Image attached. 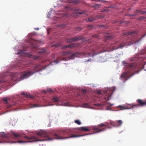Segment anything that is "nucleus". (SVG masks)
<instances>
[{
    "label": "nucleus",
    "instance_id": "f257e3e1",
    "mask_svg": "<svg viewBox=\"0 0 146 146\" xmlns=\"http://www.w3.org/2000/svg\"><path fill=\"white\" fill-rule=\"evenodd\" d=\"M102 127H108V125L106 123H102L96 126H94L92 127V129L94 130H97V131L93 133H91L89 134H86L83 135H76L74 134H71V136L69 137H62V136L63 135H66L68 134L69 131L68 130H65L63 131H61L60 133L58 134L55 133L54 134V136L55 137V139H68L69 138L78 137H80L83 136L85 135L92 134L96 133H98L102 131L105 130L106 129V127L102 129Z\"/></svg>",
    "mask_w": 146,
    "mask_h": 146
},
{
    "label": "nucleus",
    "instance_id": "f03ea898",
    "mask_svg": "<svg viewBox=\"0 0 146 146\" xmlns=\"http://www.w3.org/2000/svg\"><path fill=\"white\" fill-rule=\"evenodd\" d=\"M126 72L123 73L120 76L121 79L125 78L126 76H128V74L130 73L135 69L137 68L136 64L134 63L128 64L126 66Z\"/></svg>",
    "mask_w": 146,
    "mask_h": 146
},
{
    "label": "nucleus",
    "instance_id": "7ed1b4c3",
    "mask_svg": "<svg viewBox=\"0 0 146 146\" xmlns=\"http://www.w3.org/2000/svg\"><path fill=\"white\" fill-rule=\"evenodd\" d=\"M24 138L27 139V140H33L32 141H21V140H19V141H13V142H7V141H6V142H4V143L5 142H6V143H27V142H33V141H44V140H40V139H38L36 137H35L34 136H32L31 137H28L27 136H25L24 137Z\"/></svg>",
    "mask_w": 146,
    "mask_h": 146
},
{
    "label": "nucleus",
    "instance_id": "20e7f679",
    "mask_svg": "<svg viewBox=\"0 0 146 146\" xmlns=\"http://www.w3.org/2000/svg\"><path fill=\"white\" fill-rule=\"evenodd\" d=\"M31 70L30 71H27L24 72L20 76V79L21 80L26 79L31 76L36 72H33Z\"/></svg>",
    "mask_w": 146,
    "mask_h": 146
},
{
    "label": "nucleus",
    "instance_id": "39448f33",
    "mask_svg": "<svg viewBox=\"0 0 146 146\" xmlns=\"http://www.w3.org/2000/svg\"><path fill=\"white\" fill-rule=\"evenodd\" d=\"M37 135L40 137H48V136L47 133L43 131H41L40 132L37 133Z\"/></svg>",
    "mask_w": 146,
    "mask_h": 146
},
{
    "label": "nucleus",
    "instance_id": "423d86ee",
    "mask_svg": "<svg viewBox=\"0 0 146 146\" xmlns=\"http://www.w3.org/2000/svg\"><path fill=\"white\" fill-rule=\"evenodd\" d=\"M104 92L106 96L109 97H110L112 96L113 93V91L110 88L108 89L105 90Z\"/></svg>",
    "mask_w": 146,
    "mask_h": 146
},
{
    "label": "nucleus",
    "instance_id": "0eeeda50",
    "mask_svg": "<svg viewBox=\"0 0 146 146\" xmlns=\"http://www.w3.org/2000/svg\"><path fill=\"white\" fill-rule=\"evenodd\" d=\"M78 129L80 130H82L85 131H89L91 130L90 127H81L78 128Z\"/></svg>",
    "mask_w": 146,
    "mask_h": 146
},
{
    "label": "nucleus",
    "instance_id": "6e6552de",
    "mask_svg": "<svg viewBox=\"0 0 146 146\" xmlns=\"http://www.w3.org/2000/svg\"><path fill=\"white\" fill-rule=\"evenodd\" d=\"M137 33V32L136 31H131L130 32H127L126 33H122V35H128L134 34H136Z\"/></svg>",
    "mask_w": 146,
    "mask_h": 146
},
{
    "label": "nucleus",
    "instance_id": "1a4fd4ad",
    "mask_svg": "<svg viewBox=\"0 0 146 146\" xmlns=\"http://www.w3.org/2000/svg\"><path fill=\"white\" fill-rule=\"evenodd\" d=\"M1 135L2 137L7 139H9L10 138L9 136L8 133L6 134L4 132L1 133Z\"/></svg>",
    "mask_w": 146,
    "mask_h": 146
},
{
    "label": "nucleus",
    "instance_id": "9d476101",
    "mask_svg": "<svg viewBox=\"0 0 146 146\" xmlns=\"http://www.w3.org/2000/svg\"><path fill=\"white\" fill-rule=\"evenodd\" d=\"M115 124L116 126H120L123 123V121L121 120H117L115 121Z\"/></svg>",
    "mask_w": 146,
    "mask_h": 146
},
{
    "label": "nucleus",
    "instance_id": "9b49d317",
    "mask_svg": "<svg viewBox=\"0 0 146 146\" xmlns=\"http://www.w3.org/2000/svg\"><path fill=\"white\" fill-rule=\"evenodd\" d=\"M72 53V52L70 50L61 53L62 56H67Z\"/></svg>",
    "mask_w": 146,
    "mask_h": 146
},
{
    "label": "nucleus",
    "instance_id": "f8f14e48",
    "mask_svg": "<svg viewBox=\"0 0 146 146\" xmlns=\"http://www.w3.org/2000/svg\"><path fill=\"white\" fill-rule=\"evenodd\" d=\"M22 94L24 95L25 97L29 98H33V97L27 93H25L24 92H22Z\"/></svg>",
    "mask_w": 146,
    "mask_h": 146
},
{
    "label": "nucleus",
    "instance_id": "ddd939ff",
    "mask_svg": "<svg viewBox=\"0 0 146 146\" xmlns=\"http://www.w3.org/2000/svg\"><path fill=\"white\" fill-rule=\"evenodd\" d=\"M82 38L81 36H76L72 38V40L73 42H75L77 40H79L82 39Z\"/></svg>",
    "mask_w": 146,
    "mask_h": 146
},
{
    "label": "nucleus",
    "instance_id": "4468645a",
    "mask_svg": "<svg viewBox=\"0 0 146 146\" xmlns=\"http://www.w3.org/2000/svg\"><path fill=\"white\" fill-rule=\"evenodd\" d=\"M96 19L95 18V17H94L91 18H88L86 19V21H87L91 22Z\"/></svg>",
    "mask_w": 146,
    "mask_h": 146
},
{
    "label": "nucleus",
    "instance_id": "2eb2a0df",
    "mask_svg": "<svg viewBox=\"0 0 146 146\" xmlns=\"http://www.w3.org/2000/svg\"><path fill=\"white\" fill-rule=\"evenodd\" d=\"M79 54V53L78 52H77L71 54L70 55V58H72L74 57H76Z\"/></svg>",
    "mask_w": 146,
    "mask_h": 146
},
{
    "label": "nucleus",
    "instance_id": "dca6fc26",
    "mask_svg": "<svg viewBox=\"0 0 146 146\" xmlns=\"http://www.w3.org/2000/svg\"><path fill=\"white\" fill-rule=\"evenodd\" d=\"M52 100L54 102H58L59 101V99L57 97L54 96L52 98Z\"/></svg>",
    "mask_w": 146,
    "mask_h": 146
},
{
    "label": "nucleus",
    "instance_id": "f3484780",
    "mask_svg": "<svg viewBox=\"0 0 146 146\" xmlns=\"http://www.w3.org/2000/svg\"><path fill=\"white\" fill-rule=\"evenodd\" d=\"M11 134L12 135L16 138H18L20 137V135L19 134H17L13 132H12Z\"/></svg>",
    "mask_w": 146,
    "mask_h": 146
},
{
    "label": "nucleus",
    "instance_id": "a211bd4d",
    "mask_svg": "<svg viewBox=\"0 0 146 146\" xmlns=\"http://www.w3.org/2000/svg\"><path fill=\"white\" fill-rule=\"evenodd\" d=\"M87 12V11L86 10H84L83 11H78L77 13L79 14H82L83 13H85Z\"/></svg>",
    "mask_w": 146,
    "mask_h": 146
},
{
    "label": "nucleus",
    "instance_id": "6ab92c4d",
    "mask_svg": "<svg viewBox=\"0 0 146 146\" xmlns=\"http://www.w3.org/2000/svg\"><path fill=\"white\" fill-rule=\"evenodd\" d=\"M69 48H73L75 47L76 46V44L75 43H74L72 44H68Z\"/></svg>",
    "mask_w": 146,
    "mask_h": 146
},
{
    "label": "nucleus",
    "instance_id": "aec40b11",
    "mask_svg": "<svg viewBox=\"0 0 146 146\" xmlns=\"http://www.w3.org/2000/svg\"><path fill=\"white\" fill-rule=\"evenodd\" d=\"M95 18L97 19H102L104 17V16L101 15H97L95 16Z\"/></svg>",
    "mask_w": 146,
    "mask_h": 146
},
{
    "label": "nucleus",
    "instance_id": "412c9836",
    "mask_svg": "<svg viewBox=\"0 0 146 146\" xmlns=\"http://www.w3.org/2000/svg\"><path fill=\"white\" fill-rule=\"evenodd\" d=\"M46 52V51L45 49H42V50L38 52V53L39 54H44Z\"/></svg>",
    "mask_w": 146,
    "mask_h": 146
},
{
    "label": "nucleus",
    "instance_id": "4be33fe9",
    "mask_svg": "<svg viewBox=\"0 0 146 146\" xmlns=\"http://www.w3.org/2000/svg\"><path fill=\"white\" fill-rule=\"evenodd\" d=\"M126 46L125 44H124V45H122L121 44L120 46H119L118 47H117L116 48V49H118L119 48H122L123 47L125 46Z\"/></svg>",
    "mask_w": 146,
    "mask_h": 146
},
{
    "label": "nucleus",
    "instance_id": "5701e85b",
    "mask_svg": "<svg viewBox=\"0 0 146 146\" xmlns=\"http://www.w3.org/2000/svg\"><path fill=\"white\" fill-rule=\"evenodd\" d=\"M139 72V71L138 70H137V71H136L135 72H134L133 74L129 76H128L129 77V78L131 77V76H132L134 74L138 73Z\"/></svg>",
    "mask_w": 146,
    "mask_h": 146
},
{
    "label": "nucleus",
    "instance_id": "b1692460",
    "mask_svg": "<svg viewBox=\"0 0 146 146\" xmlns=\"http://www.w3.org/2000/svg\"><path fill=\"white\" fill-rule=\"evenodd\" d=\"M74 122L76 124L78 125H80L81 124V122L79 120H75L74 121Z\"/></svg>",
    "mask_w": 146,
    "mask_h": 146
},
{
    "label": "nucleus",
    "instance_id": "393cba45",
    "mask_svg": "<svg viewBox=\"0 0 146 146\" xmlns=\"http://www.w3.org/2000/svg\"><path fill=\"white\" fill-rule=\"evenodd\" d=\"M73 42L72 38L68 39L67 40V42L68 43H70Z\"/></svg>",
    "mask_w": 146,
    "mask_h": 146
},
{
    "label": "nucleus",
    "instance_id": "a878e982",
    "mask_svg": "<svg viewBox=\"0 0 146 146\" xmlns=\"http://www.w3.org/2000/svg\"><path fill=\"white\" fill-rule=\"evenodd\" d=\"M3 100L5 103L6 104L8 103V100L6 98H3Z\"/></svg>",
    "mask_w": 146,
    "mask_h": 146
},
{
    "label": "nucleus",
    "instance_id": "bb28decb",
    "mask_svg": "<svg viewBox=\"0 0 146 146\" xmlns=\"http://www.w3.org/2000/svg\"><path fill=\"white\" fill-rule=\"evenodd\" d=\"M145 17H138L137 18V19L138 20H143L145 19Z\"/></svg>",
    "mask_w": 146,
    "mask_h": 146
},
{
    "label": "nucleus",
    "instance_id": "cd10ccee",
    "mask_svg": "<svg viewBox=\"0 0 146 146\" xmlns=\"http://www.w3.org/2000/svg\"><path fill=\"white\" fill-rule=\"evenodd\" d=\"M38 107V105L36 104H33L31 105V108H34Z\"/></svg>",
    "mask_w": 146,
    "mask_h": 146
},
{
    "label": "nucleus",
    "instance_id": "c85d7f7f",
    "mask_svg": "<svg viewBox=\"0 0 146 146\" xmlns=\"http://www.w3.org/2000/svg\"><path fill=\"white\" fill-rule=\"evenodd\" d=\"M81 91L84 95H85L87 93L86 90L84 89H82L81 90Z\"/></svg>",
    "mask_w": 146,
    "mask_h": 146
},
{
    "label": "nucleus",
    "instance_id": "c756f323",
    "mask_svg": "<svg viewBox=\"0 0 146 146\" xmlns=\"http://www.w3.org/2000/svg\"><path fill=\"white\" fill-rule=\"evenodd\" d=\"M141 39H140L139 40H137L136 41H135L134 42H133V41H131V44H133V43L136 44L137 42H139L140 41V40Z\"/></svg>",
    "mask_w": 146,
    "mask_h": 146
},
{
    "label": "nucleus",
    "instance_id": "7c9ffc66",
    "mask_svg": "<svg viewBox=\"0 0 146 146\" xmlns=\"http://www.w3.org/2000/svg\"><path fill=\"white\" fill-rule=\"evenodd\" d=\"M112 38V36H105V38L106 39H109Z\"/></svg>",
    "mask_w": 146,
    "mask_h": 146
},
{
    "label": "nucleus",
    "instance_id": "2f4dec72",
    "mask_svg": "<svg viewBox=\"0 0 146 146\" xmlns=\"http://www.w3.org/2000/svg\"><path fill=\"white\" fill-rule=\"evenodd\" d=\"M80 2V0H74V3L78 4Z\"/></svg>",
    "mask_w": 146,
    "mask_h": 146
},
{
    "label": "nucleus",
    "instance_id": "473e14b6",
    "mask_svg": "<svg viewBox=\"0 0 146 146\" xmlns=\"http://www.w3.org/2000/svg\"><path fill=\"white\" fill-rule=\"evenodd\" d=\"M139 13H141L142 14H144L146 13V12L141 11V10H139Z\"/></svg>",
    "mask_w": 146,
    "mask_h": 146
},
{
    "label": "nucleus",
    "instance_id": "72a5a7b5",
    "mask_svg": "<svg viewBox=\"0 0 146 146\" xmlns=\"http://www.w3.org/2000/svg\"><path fill=\"white\" fill-rule=\"evenodd\" d=\"M39 57H40L39 56H38L36 55V56H33V58L34 59H38L39 58Z\"/></svg>",
    "mask_w": 146,
    "mask_h": 146
},
{
    "label": "nucleus",
    "instance_id": "f704fd0d",
    "mask_svg": "<svg viewBox=\"0 0 146 146\" xmlns=\"http://www.w3.org/2000/svg\"><path fill=\"white\" fill-rule=\"evenodd\" d=\"M53 62L56 63V64H57L59 62L57 60H55L53 62H51L50 63V64H52V63H53Z\"/></svg>",
    "mask_w": 146,
    "mask_h": 146
},
{
    "label": "nucleus",
    "instance_id": "c9c22d12",
    "mask_svg": "<svg viewBox=\"0 0 146 146\" xmlns=\"http://www.w3.org/2000/svg\"><path fill=\"white\" fill-rule=\"evenodd\" d=\"M59 45L58 44H54L52 45L51 46L52 47H58V46Z\"/></svg>",
    "mask_w": 146,
    "mask_h": 146
},
{
    "label": "nucleus",
    "instance_id": "e433bc0d",
    "mask_svg": "<svg viewBox=\"0 0 146 146\" xmlns=\"http://www.w3.org/2000/svg\"><path fill=\"white\" fill-rule=\"evenodd\" d=\"M68 45H66L64 46H62V48L64 49L65 48H68Z\"/></svg>",
    "mask_w": 146,
    "mask_h": 146
},
{
    "label": "nucleus",
    "instance_id": "4c0bfd02",
    "mask_svg": "<svg viewBox=\"0 0 146 146\" xmlns=\"http://www.w3.org/2000/svg\"><path fill=\"white\" fill-rule=\"evenodd\" d=\"M143 52L144 54H146V47L143 49Z\"/></svg>",
    "mask_w": 146,
    "mask_h": 146
},
{
    "label": "nucleus",
    "instance_id": "58836bf2",
    "mask_svg": "<svg viewBox=\"0 0 146 146\" xmlns=\"http://www.w3.org/2000/svg\"><path fill=\"white\" fill-rule=\"evenodd\" d=\"M100 5H99L98 4H96L95 5L94 7H96L99 8L100 7Z\"/></svg>",
    "mask_w": 146,
    "mask_h": 146
},
{
    "label": "nucleus",
    "instance_id": "ea45409f",
    "mask_svg": "<svg viewBox=\"0 0 146 146\" xmlns=\"http://www.w3.org/2000/svg\"><path fill=\"white\" fill-rule=\"evenodd\" d=\"M68 1L69 3H74V0H70Z\"/></svg>",
    "mask_w": 146,
    "mask_h": 146
},
{
    "label": "nucleus",
    "instance_id": "a19ab883",
    "mask_svg": "<svg viewBox=\"0 0 146 146\" xmlns=\"http://www.w3.org/2000/svg\"><path fill=\"white\" fill-rule=\"evenodd\" d=\"M98 35L96 34V35H93L92 36V37H95L96 38H97L98 37Z\"/></svg>",
    "mask_w": 146,
    "mask_h": 146
},
{
    "label": "nucleus",
    "instance_id": "79ce46f5",
    "mask_svg": "<svg viewBox=\"0 0 146 146\" xmlns=\"http://www.w3.org/2000/svg\"><path fill=\"white\" fill-rule=\"evenodd\" d=\"M47 91L49 92H52V90L50 88L48 89L47 90Z\"/></svg>",
    "mask_w": 146,
    "mask_h": 146
},
{
    "label": "nucleus",
    "instance_id": "37998d69",
    "mask_svg": "<svg viewBox=\"0 0 146 146\" xmlns=\"http://www.w3.org/2000/svg\"><path fill=\"white\" fill-rule=\"evenodd\" d=\"M135 13H139V10L136 9L135 11Z\"/></svg>",
    "mask_w": 146,
    "mask_h": 146
},
{
    "label": "nucleus",
    "instance_id": "c03bdc74",
    "mask_svg": "<svg viewBox=\"0 0 146 146\" xmlns=\"http://www.w3.org/2000/svg\"><path fill=\"white\" fill-rule=\"evenodd\" d=\"M87 27L88 28L89 27H91V28H93V25H88L87 26Z\"/></svg>",
    "mask_w": 146,
    "mask_h": 146
},
{
    "label": "nucleus",
    "instance_id": "a18cd8bd",
    "mask_svg": "<svg viewBox=\"0 0 146 146\" xmlns=\"http://www.w3.org/2000/svg\"><path fill=\"white\" fill-rule=\"evenodd\" d=\"M97 93L99 94H101V92L100 91H97Z\"/></svg>",
    "mask_w": 146,
    "mask_h": 146
},
{
    "label": "nucleus",
    "instance_id": "49530a36",
    "mask_svg": "<svg viewBox=\"0 0 146 146\" xmlns=\"http://www.w3.org/2000/svg\"><path fill=\"white\" fill-rule=\"evenodd\" d=\"M99 27L100 28L103 27H105V26L104 25H100Z\"/></svg>",
    "mask_w": 146,
    "mask_h": 146
},
{
    "label": "nucleus",
    "instance_id": "de8ad7c7",
    "mask_svg": "<svg viewBox=\"0 0 146 146\" xmlns=\"http://www.w3.org/2000/svg\"><path fill=\"white\" fill-rule=\"evenodd\" d=\"M88 55H89L91 57V56L93 57L94 56L93 54H91L90 53H88Z\"/></svg>",
    "mask_w": 146,
    "mask_h": 146
},
{
    "label": "nucleus",
    "instance_id": "09e8293b",
    "mask_svg": "<svg viewBox=\"0 0 146 146\" xmlns=\"http://www.w3.org/2000/svg\"><path fill=\"white\" fill-rule=\"evenodd\" d=\"M75 29L76 30H78L80 29V28L79 27H76L75 28Z\"/></svg>",
    "mask_w": 146,
    "mask_h": 146
},
{
    "label": "nucleus",
    "instance_id": "8fccbe9b",
    "mask_svg": "<svg viewBox=\"0 0 146 146\" xmlns=\"http://www.w3.org/2000/svg\"><path fill=\"white\" fill-rule=\"evenodd\" d=\"M91 59H90L87 60L86 61V62H88V61L91 62Z\"/></svg>",
    "mask_w": 146,
    "mask_h": 146
},
{
    "label": "nucleus",
    "instance_id": "3c124183",
    "mask_svg": "<svg viewBox=\"0 0 146 146\" xmlns=\"http://www.w3.org/2000/svg\"><path fill=\"white\" fill-rule=\"evenodd\" d=\"M129 16H135L136 15V14H133V15H129Z\"/></svg>",
    "mask_w": 146,
    "mask_h": 146
},
{
    "label": "nucleus",
    "instance_id": "603ef678",
    "mask_svg": "<svg viewBox=\"0 0 146 146\" xmlns=\"http://www.w3.org/2000/svg\"><path fill=\"white\" fill-rule=\"evenodd\" d=\"M100 48H104V47L103 46V45L102 44L101 45Z\"/></svg>",
    "mask_w": 146,
    "mask_h": 146
},
{
    "label": "nucleus",
    "instance_id": "864d4df0",
    "mask_svg": "<svg viewBox=\"0 0 146 146\" xmlns=\"http://www.w3.org/2000/svg\"><path fill=\"white\" fill-rule=\"evenodd\" d=\"M102 12L103 11H107L105 9H103L102 11Z\"/></svg>",
    "mask_w": 146,
    "mask_h": 146
},
{
    "label": "nucleus",
    "instance_id": "5fc2aeb1",
    "mask_svg": "<svg viewBox=\"0 0 146 146\" xmlns=\"http://www.w3.org/2000/svg\"><path fill=\"white\" fill-rule=\"evenodd\" d=\"M119 107L120 108H124V107L123 106H119Z\"/></svg>",
    "mask_w": 146,
    "mask_h": 146
},
{
    "label": "nucleus",
    "instance_id": "6e6d98bb",
    "mask_svg": "<svg viewBox=\"0 0 146 146\" xmlns=\"http://www.w3.org/2000/svg\"><path fill=\"white\" fill-rule=\"evenodd\" d=\"M48 140H52V139L51 138H48Z\"/></svg>",
    "mask_w": 146,
    "mask_h": 146
},
{
    "label": "nucleus",
    "instance_id": "4d7b16f0",
    "mask_svg": "<svg viewBox=\"0 0 146 146\" xmlns=\"http://www.w3.org/2000/svg\"><path fill=\"white\" fill-rule=\"evenodd\" d=\"M35 29L36 30H39V29L38 28H35Z\"/></svg>",
    "mask_w": 146,
    "mask_h": 146
},
{
    "label": "nucleus",
    "instance_id": "13d9d810",
    "mask_svg": "<svg viewBox=\"0 0 146 146\" xmlns=\"http://www.w3.org/2000/svg\"><path fill=\"white\" fill-rule=\"evenodd\" d=\"M43 92H44L46 93V91L45 90H43Z\"/></svg>",
    "mask_w": 146,
    "mask_h": 146
},
{
    "label": "nucleus",
    "instance_id": "bf43d9fd",
    "mask_svg": "<svg viewBox=\"0 0 146 146\" xmlns=\"http://www.w3.org/2000/svg\"><path fill=\"white\" fill-rule=\"evenodd\" d=\"M22 53V52H21V53H20V52H17V54H21Z\"/></svg>",
    "mask_w": 146,
    "mask_h": 146
},
{
    "label": "nucleus",
    "instance_id": "052dcab7",
    "mask_svg": "<svg viewBox=\"0 0 146 146\" xmlns=\"http://www.w3.org/2000/svg\"><path fill=\"white\" fill-rule=\"evenodd\" d=\"M103 52V51L101 52H100L99 53H98V54H99L101 53H102Z\"/></svg>",
    "mask_w": 146,
    "mask_h": 146
},
{
    "label": "nucleus",
    "instance_id": "680f3d73",
    "mask_svg": "<svg viewBox=\"0 0 146 146\" xmlns=\"http://www.w3.org/2000/svg\"><path fill=\"white\" fill-rule=\"evenodd\" d=\"M2 82V81L1 80H0V84Z\"/></svg>",
    "mask_w": 146,
    "mask_h": 146
},
{
    "label": "nucleus",
    "instance_id": "e2e57ef3",
    "mask_svg": "<svg viewBox=\"0 0 146 146\" xmlns=\"http://www.w3.org/2000/svg\"><path fill=\"white\" fill-rule=\"evenodd\" d=\"M113 104H110V106H113Z\"/></svg>",
    "mask_w": 146,
    "mask_h": 146
},
{
    "label": "nucleus",
    "instance_id": "0e129e2a",
    "mask_svg": "<svg viewBox=\"0 0 146 146\" xmlns=\"http://www.w3.org/2000/svg\"><path fill=\"white\" fill-rule=\"evenodd\" d=\"M138 105H135V106H138Z\"/></svg>",
    "mask_w": 146,
    "mask_h": 146
},
{
    "label": "nucleus",
    "instance_id": "69168bd1",
    "mask_svg": "<svg viewBox=\"0 0 146 146\" xmlns=\"http://www.w3.org/2000/svg\"><path fill=\"white\" fill-rule=\"evenodd\" d=\"M120 23H122V22H120Z\"/></svg>",
    "mask_w": 146,
    "mask_h": 146
},
{
    "label": "nucleus",
    "instance_id": "338daca9",
    "mask_svg": "<svg viewBox=\"0 0 146 146\" xmlns=\"http://www.w3.org/2000/svg\"><path fill=\"white\" fill-rule=\"evenodd\" d=\"M109 100V99H108L107 100V101H108V100Z\"/></svg>",
    "mask_w": 146,
    "mask_h": 146
},
{
    "label": "nucleus",
    "instance_id": "774afa93",
    "mask_svg": "<svg viewBox=\"0 0 146 146\" xmlns=\"http://www.w3.org/2000/svg\"><path fill=\"white\" fill-rule=\"evenodd\" d=\"M35 69V68H33V69Z\"/></svg>",
    "mask_w": 146,
    "mask_h": 146
}]
</instances>
